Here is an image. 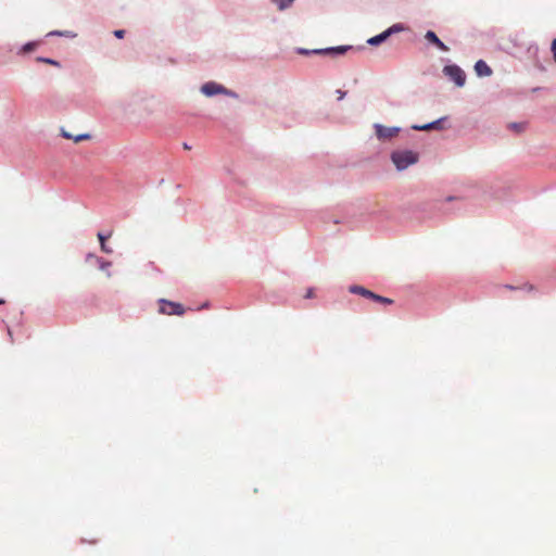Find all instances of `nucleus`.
Wrapping results in <instances>:
<instances>
[{
  "mask_svg": "<svg viewBox=\"0 0 556 556\" xmlns=\"http://www.w3.org/2000/svg\"><path fill=\"white\" fill-rule=\"evenodd\" d=\"M420 155L417 151L403 148L395 149L390 153V161L397 172H404L419 162Z\"/></svg>",
  "mask_w": 556,
  "mask_h": 556,
  "instance_id": "obj_1",
  "label": "nucleus"
},
{
  "mask_svg": "<svg viewBox=\"0 0 556 556\" xmlns=\"http://www.w3.org/2000/svg\"><path fill=\"white\" fill-rule=\"evenodd\" d=\"M200 91L207 98H212L218 94H223L233 99L239 98V94L237 92L213 80L203 84L200 88Z\"/></svg>",
  "mask_w": 556,
  "mask_h": 556,
  "instance_id": "obj_2",
  "label": "nucleus"
},
{
  "mask_svg": "<svg viewBox=\"0 0 556 556\" xmlns=\"http://www.w3.org/2000/svg\"><path fill=\"white\" fill-rule=\"evenodd\" d=\"M442 73L445 77H447L451 81H453L457 87H464L466 83V74L460 68V66L456 64H447L443 67Z\"/></svg>",
  "mask_w": 556,
  "mask_h": 556,
  "instance_id": "obj_3",
  "label": "nucleus"
},
{
  "mask_svg": "<svg viewBox=\"0 0 556 556\" xmlns=\"http://www.w3.org/2000/svg\"><path fill=\"white\" fill-rule=\"evenodd\" d=\"M372 127L375 129V135L379 141L391 140L401 131V127L384 126L379 123H375Z\"/></svg>",
  "mask_w": 556,
  "mask_h": 556,
  "instance_id": "obj_4",
  "label": "nucleus"
},
{
  "mask_svg": "<svg viewBox=\"0 0 556 556\" xmlns=\"http://www.w3.org/2000/svg\"><path fill=\"white\" fill-rule=\"evenodd\" d=\"M349 291L353 294H358V295L368 298L375 302H379L382 304H392L393 303V301L391 299L376 294V293L371 292L370 290H368L362 286H358V285L351 286L349 288Z\"/></svg>",
  "mask_w": 556,
  "mask_h": 556,
  "instance_id": "obj_5",
  "label": "nucleus"
},
{
  "mask_svg": "<svg viewBox=\"0 0 556 556\" xmlns=\"http://www.w3.org/2000/svg\"><path fill=\"white\" fill-rule=\"evenodd\" d=\"M185 312V308L181 304L172 302L165 299L160 300V313L166 314V315H182Z\"/></svg>",
  "mask_w": 556,
  "mask_h": 556,
  "instance_id": "obj_6",
  "label": "nucleus"
},
{
  "mask_svg": "<svg viewBox=\"0 0 556 556\" xmlns=\"http://www.w3.org/2000/svg\"><path fill=\"white\" fill-rule=\"evenodd\" d=\"M353 46H337V47H328V48H320V49H313V52L316 54H327V55H342L345 52L352 50Z\"/></svg>",
  "mask_w": 556,
  "mask_h": 556,
  "instance_id": "obj_7",
  "label": "nucleus"
},
{
  "mask_svg": "<svg viewBox=\"0 0 556 556\" xmlns=\"http://www.w3.org/2000/svg\"><path fill=\"white\" fill-rule=\"evenodd\" d=\"M446 117H441L439 119H435L433 122H430V123H427V124H422V125H418V124H414L412 126V129L413 130H418V131H427V130H431V129H442V122L445 121Z\"/></svg>",
  "mask_w": 556,
  "mask_h": 556,
  "instance_id": "obj_8",
  "label": "nucleus"
},
{
  "mask_svg": "<svg viewBox=\"0 0 556 556\" xmlns=\"http://www.w3.org/2000/svg\"><path fill=\"white\" fill-rule=\"evenodd\" d=\"M425 39L435 46L441 51H448V47L437 36L433 30H427L425 34Z\"/></svg>",
  "mask_w": 556,
  "mask_h": 556,
  "instance_id": "obj_9",
  "label": "nucleus"
},
{
  "mask_svg": "<svg viewBox=\"0 0 556 556\" xmlns=\"http://www.w3.org/2000/svg\"><path fill=\"white\" fill-rule=\"evenodd\" d=\"M475 72L479 77H489L492 75V68L483 60L475 63Z\"/></svg>",
  "mask_w": 556,
  "mask_h": 556,
  "instance_id": "obj_10",
  "label": "nucleus"
},
{
  "mask_svg": "<svg viewBox=\"0 0 556 556\" xmlns=\"http://www.w3.org/2000/svg\"><path fill=\"white\" fill-rule=\"evenodd\" d=\"M387 39H389V37H388L387 33L383 30L382 33L367 39V43L369 46L377 47V46L383 43Z\"/></svg>",
  "mask_w": 556,
  "mask_h": 556,
  "instance_id": "obj_11",
  "label": "nucleus"
},
{
  "mask_svg": "<svg viewBox=\"0 0 556 556\" xmlns=\"http://www.w3.org/2000/svg\"><path fill=\"white\" fill-rule=\"evenodd\" d=\"M47 37H65L74 39L77 37V34L73 30H51L47 34Z\"/></svg>",
  "mask_w": 556,
  "mask_h": 556,
  "instance_id": "obj_12",
  "label": "nucleus"
},
{
  "mask_svg": "<svg viewBox=\"0 0 556 556\" xmlns=\"http://www.w3.org/2000/svg\"><path fill=\"white\" fill-rule=\"evenodd\" d=\"M406 29L405 25L402 23H395L391 25L389 28H387L384 31L387 33L388 37L390 38L392 35L402 33Z\"/></svg>",
  "mask_w": 556,
  "mask_h": 556,
  "instance_id": "obj_13",
  "label": "nucleus"
},
{
  "mask_svg": "<svg viewBox=\"0 0 556 556\" xmlns=\"http://www.w3.org/2000/svg\"><path fill=\"white\" fill-rule=\"evenodd\" d=\"M271 3H274L279 11H286L288 10L295 0H270Z\"/></svg>",
  "mask_w": 556,
  "mask_h": 556,
  "instance_id": "obj_14",
  "label": "nucleus"
},
{
  "mask_svg": "<svg viewBox=\"0 0 556 556\" xmlns=\"http://www.w3.org/2000/svg\"><path fill=\"white\" fill-rule=\"evenodd\" d=\"M96 261L99 264V268L102 271H105L108 277H111L112 273L109 270V268L111 267L112 263L110 261L103 260L102 257H96Z\"/></svg>",
  "mask_w": 556,
  "mask_h": 556,
  "instance_id": "obj_15",
  "label": "nucleus"
},
{
  "mask_svg": "<svg viewBox=\"0 0 556 556\" xmlns=\"http://www.w3.org/2000/svg\"><path fill=\"white\" fill-rule=\"evenodd\" d=\"M38 46L37 41H28L23 45L20 49V53H29L33 52Z\"/></svg>",
  "mask_w": 556,
  "mask_h": 556,
  "instance_id": "obj_16",
  "label": "nucleus"
},
{
  "mask_svg": "<svg viewBox=\"0 0 556 556\" xmlns=\"http://www.w3.org/2000/svg\"><path fill=\"white\" fill-rule=\"evenodd\" d=\"M37 62H40V63H46V64H50V65H53V66H56V67H60L61 64L59 61L54 60V59H50V58H46V56H38L36 59Z\"/></svg>",
  "mask_w": 556,
  "mask_h": 556,
  "instance_id": "obj_17",
  "label": "nucleus"
},
{
  "mask_svg": "<svg viewBox=\"0 0 556 556\" xmlns=\"http://www.w3.org/2000/svg\"><path fill=\"white\" fill-rule=\"evenodd\" d=\"M508 128L514 131L521 132L525 129V124L513 122L508 124Z\"/></svg>",
  "mask_w": 556,
  "mask_h": 556,
  "instance_id": "obj_18",
  "label": "nucleus"
},
{
  "mask_svg": "<svg viewBox=\"0 0 556 556\" xmlns=\"http://www.w3.org/2000/svg\"><path fill=\"white\" fill-rule=\"evenodd\" d=\"M89 138H90L89 134H80V135L74 136V141L79 142V141H83V140H86Z\"/></svg>",
  "mask_w": 556,
  "mask_h": 556,
  "instance_id": "obj_19",
  "label": "nucleus"
},
{
  "mask_svg": "<svg viewBox=\"0 0 556 556\" xmlns=\"http://www.w3.org/2000/svg\"><path fill=\"white\" fill-rule=\"evenodd\" d=\"M97 236L100 241V244H102V242H105V240L111 237V232H109L108 235H104L103 232H98Z\"/></svg>",
  "mask_w": 556,
  "mask_h": 556,
  "instance_id": "obj_20",
  "label": "nucleus"
},
{
  "mask_svg": "<svg viewBox=\"0 0 556 556\" xmlns=\"http://www.w3.org/2000/svg\"><path fill=\"white\" fill-rule=\"evenodd\" d=\"M100 248H101V251L106 254H111L113 252V250L109 245H106L105 242H102V244H100Z\"/></svg>",
  "mask_w": 556,
  "mask_h": 556,
  "instance_id": "obj_21",
  "label": "nucleus"
},
{
  "mask_svg": "<svg viewBox=\"0 0 556 556\" xmlns=\"http://www.w3.org/2000/svg\"><path fill=\"white\" fill-rule=\"evenodd\" d=\"M296 51L299 54H303V55L315 54L313 52V50H308V49H304V48H299Z\"/></svg>",
  "mask_w": 556,
  "mask_h": 556,
  "instance_id": "obj_22",
  "label": "nucleus"
},
{
  "mask_svg": "<svg viewBox=\"0 0 556 556\" xmlns=\"http://www.w3.org/2000/svg\"><path fill=\"white\" fill-rule=\"evenodd\" d=\"M114 36H115L116 38H118V39H122V38H124V36H125V30H124V29H116V30L114 31Z\"/></svg>",
  "mask_w": 556,
  "mask_h": 556,
  "instance_id": "obj_23",
  "label": "nucleus"
},
{
  "mask_svg": "<svg viewBox=\"0 0 556 556\" xmlns=\"http://www.w3.org/2000/svg\"><path fill=\"white\" fill-rule=\"evenodd\" d=\"M551 51H552L553 58H554V60L556 62V38L553 39V41H552Z\"/></svg>",
  "mask_w": 556,
  "mask_h": 556,
  "instance_id": "obj_24",
  "label": "nucleus"
},
{
  "mask_svg": "<svg viewBox=\"0 0 556 556\" xmlns=\"http://www.w3.org/2000/svg\"><path fill=\"white\" fill-rule=\"evenodd\" d=\"M61 135H62V137H63V138H65V139H73V140H74V136H73L72 134L67 132V131H66L65 129H63V128L61 129Z\"/></svg>",
  "mask_w": 556,
  "mask_h": 556,
  "instance_id": "obj_25",
  "label": "nucleus"
},
{
  "mask_svg": "<svg viewBox=\"0 0 556 556\" xmlns=\"http://www.w3.org/2000/svg\"><path fill=\"white\" fill-rule=\"evenodd\" d=\"M336 93L338 94V100H343L346 96V92L341 89L336 90Z\"/></svg>",
  "mask_w": 556,
  "mask_h": 556,
  "instance_id": "obj_26",
  "label": "nucleus"
},
{
  "mask_svg": "<svg viewBox=\"0 0 556 556\" xmlns=\"http://www.w3.org/2000/svg\"><path fill=\"white\" fill-rule=\"evenodd\" d=\"M306 299H311L314 296V289L313 288H309L307 289L305 295H304Z\"/></svg>",
  "mask_w": 556,
  "mask_h": 556,
  "instance_id": "obj_27",
  "label": "nucleus"
},
{
  "mask_svg": "<svg viewBox=\"0 0 556 556\" xmlns=\"http://www.w3.org/2000/svg\"><path fill=\"white\" fill-rule=\"evenodd\" d=\"M96 257H97V256H96L94 254H92V253H88V254H87V256H86V260H87V261H89V260H91V258H94V260H96Z\"/></svg>",
  "mask_w": 556,
  "mask_h": 556,
  "instance_id": "obj_28",
  "label": "nucleus"
},
{
  "mask_svg": "<svg viewBox=\"0 0 556 556\" xmlns=\"http://www.w3.org/2000/svg\"><path fill=\"white\" fill-rule=\"evenodd\" d=\"M523 289L527 290V291H532L533 290V286L532 285H526L523 287Z\"/></svg>",
  "mask_w": 556,
  "mask_h": 556,
  "instance_id": "obj_29",
  "label": "nucleus"
},
{
  "mask_svg": "<svg viewBox=\"0 0 556 556\" xmlns=\"http://www.w3.org/2000/svg\"><path fill=\"white\" fill-rule=\"evenodd\" d=\"M453 200H455V197H453V195H450V197H447V198L445 199V201H447V202L453 201Z\"/></svg>",
  "mask_w": 556,
  "mask_h": 556,
  "instance_id": "obj_30",
  "label": "nucleus"
},
{
  "mask_svg": "<svg viewBox=\"0 0 556 556\" xmlns=\"http://www.w3.org/2000/svg\"><path fill=\"white\" fill-rule=\"evenodd\" d=\"M208 306V303H204L200 308H204V307H207Z\"/></svg>",
  "mask_w": 556,
  "mask_h": 556,
  "instance_id": "obj_31",
  "label": "nucleus"
},
{
  "mask_svg": "<svg viewBox=\"0 0 556 556\" xmlns=\"http://www.w3.org/2000/svg\"><path fill=\"white\" fill-rule=\"evenodd\" d=\"M184 148L185 149H190V146H188L187 143H184Z\"/></svg>",
  "mask_w": 556,
  "mask_h": 556,
  "instance_id": "obj_32",
  "label": "nucleus"
},
{
  "mask_svg": "<svg viewBox=\"0 0 556 556\" xmlns=\"http://www.w3.org/2000/svg\"><path fill=\"white\" fill-rule=\"evenodd\" d=\"M4 303V300L0 299V304H3Z\"/></svg>",
  "mask_w": 556,
  "mask_h": 556,
  "instance_id": "obj_33",
  "label": "nucleus"
}]
</instances>
